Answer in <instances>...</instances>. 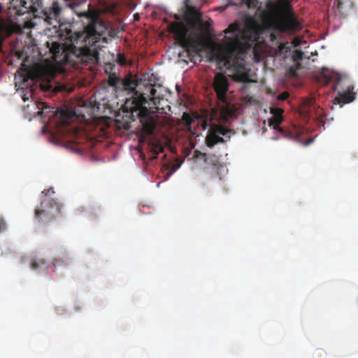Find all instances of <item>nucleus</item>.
Segmentation results:
<instances>
[{"label": "nucleus", "instance_id": "39448f33", "mask_svg": "<svg viewBox=\"0 0 358 358\" xmlns=\"http://www.w3.org/2000/svg\"><path fill=\"white\" fill-rule=\"evenodd\" d=\"M54 193L52 188H50L45 193V198L41 202L40 206L35 210V217L43 224H48L53 220L60 213L61 205L53 198H47L48 192Z\"/></svg>", "mask_w": 358, "mask_h": 358}, {"label": "nucleus", "instance_id": "c756f323", "mask_svg": "<svg viewBox=\"0 0 358 358\" xmlns=\"http://www.w3.org/2000/svg\"><path fill=\"white\" fill-rule=\"evenodd\" d=\"M336 8V11L341 13V10L342 8V1L341 0H334V8Z\"/></svg>", "mask_w": 358, "mask_h": 358}, {"label": "nucleus", "instance_id": "4468645a", "mask_svg": "<svg viewBox=\"0 0 358 358\" xmlns=\"http://www.w3.org/2000/svg\"><path fill=\"white\" fill-rule=\"evenodd\" d=\"M353 86H349L347 91L338 92L340 98L343 103H350L355 99V94L353 92Z\"/></svg>", "mask_w": 358, "mask_h": 358}, {"label": "nucleus", "instance_id": "f3484780", "mask_svg": "<svg viewBox=\"0 0 358 358\" xmlns=\"http://www.w3.org/2000/svg\"><path fill=\"white\" fill-rule=\"evenodd\" d=\"M282 121V118L272 117L269 120V125L272 126L274 129L279 131L282 134L284 133V130L282 128L280 127V124Z\"/></svg>", "mask_w": 358, "mask_h": 358}, {"label": "nucleus", "instance_id": "473e14b6", "mask_svg": "<svg viewBox=\"0 0 358 358\" xmlns=\"http://www.w3.org/2000/svg\"><path fill=\"white\" fill-rule=\"evenodd\" d=\"M173 17L177 20L176 22H181L180 20L182 19V15L174 14Z\"/></svg>", "mask_w": 358, "mask_h": 358}, {"label": "nucleus", "instance_id": "7c9ffc66", "mask_svg": "<svg viewBox=\"0 0 358 358\" xmlns=\"http://www.w3.org/2000/svg\"><path fill=\"white\" fill-rule=\"evenodd\" d=\"M65 1L67 2L68 6L71 8H74L75 7H77L79 5L78 0H65Z\"/></svg>", "mask_w": 358, "mask_h": 358}, {"label": "nucleus", "instance_id": "a211bd4d", "mask_svg": "<svg viewBox=\"0 0 358 358\" xmlns=\"http://www.w3.org/2000/svg\"><path fill=\"white\" fill-rule=\"evenodd\" d=\"M31 268L33 270L47 268V263L43 259H33L31 263Z\"/></svg>", "mask_w": 358, "mask_h": 358}, {"label": "nucleus", "instance_id": "5701e85b", "mask_svg": "<svg viewBox=\"0 0 358 358\" xmlns=\"http://www.w3.org/2000/svg\"><path fill=\"white\" fill-rule=\"evenodd\" d=\"M321 75L324 77L326 83H329L333 79L331 73L326 69H322Z\"/></svg>", "mask_w": 358, "mask_h": 358}, {"label": "nucleus", "instance_id": "423d86ee", "mask_svg": "<svg viewBox=\"0 0 358 358\" xmlns=\"http://www.w3.org/2000/svg\"><path fill=\"white\" fill-rule=\"evenodd\" d=\"M64 10V8L57 1H54L50 6L45 8L32 7L34 17L43 19L48 24L52 25L54 28L59 27L62 23Z\"/></svg>", "mask_w": 358, "mask_h": 358}, {"label": "nucleus", "instance_id": "9d476101", "mask_svg": "<svg viewBox=\"0 0 358 358\" xmlns=\"http://www.w3.org/2000/svg\"><path fill=\"white\" fill-rule=\"evenodd\" d=\"M108 85L119 90H130L134 87L135 84L130 78L121 80L115 74L108 76Z\"/></svg>", "mask_w": 358, "mask_h": 358}, {"label": "nucleus", "instance_id": "ea45409f", "mask_svg": "<svg viewBox=\"0 0 358 358\" xmlns=\"http://www.w3.org/2000/svg\"><path fill=\"white\" fill-rule=\"evenodd\" d=\"M206 123H205L204 125H203V129H206Z\"/></svg>", "mask_w": 358, "mask_h": 358}, {"label": "nucleus", "instance_id": "9b49d317", "mask_svg": "<svg viewBox=\"0 0 358 358\" xmlns=\"http://www.w3.org/2000/svg\"><path fill=\"white\" fill-rule=\"evenodd\" d=\"M10 8H13L18 15H22L30 11L32 12V7H36L34 5L31 6L29 2L25 0H10Z\"/></svg>", "mask_w": 358, "mask_h": 358}, {"label": "nucleus", "instance_id": "aec40b11", "mask_svg": "<svg viewBox=\"0 0 358 358\" xmlns=\"http://www.w3.org/2000/svg\"><path fill=\"white\" fill-rule=\"evenodd\" d=\"M236 79L242 83H251L252 80L249 78V75L246 72H239L235 74Z\"/></svg>", "mask_w": 358, "mask_h": 358}, {"label": "nucleus", "instance_id": "412c9836", "mask_svg": "<svg viewBox=\"0 0 358 358\" xmlns=\"http://www.w3.org/2000/svg\"><path fill=\"white\" fill-rule=\"evenodd\" d=\"M71 258L69 257H65L64 258L56 259L53 262V265L55 267L61 266H68L71 263Z\"/></svg>", "mask_w": 358, "mask_h": 358}, {"label": "nucleus", "instance_id": "f8f14e48", "mask_svg": "<svg viewBox=\"0 0 358 358\" xmlns=\"http://www.w3.org/2000/svg\"><path fill=\"white\" fill-rule=\"evenodd\" d=\"M37 108L38 109L37 115L43 117L44 120L45 119L50 120V119L53 118L55 115H57V112L54 110V108L48 106L46 103H38Z\"/></svg>", "mask_w": 358, "mask_h": 358}, {"label": "nucleus", "instance_id": "6ab92c4d", "mask_svg": "<svg viewBox=\"0 0 358 358\" xmlns=\"http://www.w3.org/2000/svg\"><path fill=\"white\" fill-rule=\"evenodd\" d=\"M303 58V52L301 50H295L293 55L292 59L296 66H298V68H301V60Z\"/></svg>", "mask_w": 358, "mask_h": 358}, {"label": "nucleus", "instance_id": "f257e3e1", "mask_svg": "<svg viewBox=\"0 0 358 358\" xmlns=\"http://www.w3.org/2000/svg\"><path fill=\"white\" fill-rule=\"evenodd\" d=\"M266 8L268 11L261 15L262 23L251 17L247 20L243 30L235 24L224 30L225 34L231 33L232 36L227 38V41L219 47L218 59L227 69L243 68L246 52L256 44L265 31L293 34L302 29L287 0L269 1Z\"/></svg>", "mask_w": 358, "mask_h": 358}, {"label": "nucleus", "instance_id": "f03ea898", "mask_svg": "<svg viewBox=\"0 0 358 358\" xmlns=\"http://www.w3.org/2000/svg\"><path fill=\"white\" fill-rule=\"evenodd\" d=\"M113 34L114 31L103 22L92 20L83 31L71 33L64 43L46 44L55 63L78 67L80 64L97 62L99 50L111 41Z\"/></svg>", "mask_w": 358, "mask_h": 358}, {"label": "nucleus", "instance_id": "58836bf2", "mask_svg": "<svg viewBox=\"0 0 358 358\" xmlns=\"http://www.w3.org/2000/svg\"><path fill=\"white\" fill-rule=\"evenodd\" d=\"M159 149H160V151H162L163 150V148L161 145H159Z\"/></svg>", "mask_w": 358, "mask_h": 358}, {"label": "nucleus", "instance_id": "e433bc0d", "mask_svg": "<svg viewBox=\"0 0 358 358\" xmlns=\"http://www.w3.org/2000/svg\"><path fill=\"white\" fill-rule=\"evenodd\" d=\"M133 82L135 84V85H134V87L131 90H133L136 86H138V85H136L134 81H133ZM138 86H141V84H138Z\"/></svg>", "mask_w": 358, "mask_h": 358}, {"label": "nucleus", "instance_id": "dca6fc26", "mask_svg": "<svg viewBox=\"0 0 358 358\" xmlns=\"http://www.w3.org/2000/svg\"><path fill=\"white\" fill-rule=\"evenodd\" d=\"M59 115L60 116V121L59 124H60L62 126L66 125L69 123V119L71 117L73 116V113L69 111V110H62L59 111Z\"/></svg>", "mask_w": 358, "mask_h": 358}, {"label": "nucleus", "instance_id": "a878e982", "mask_svg": "<svg viewBox=\"0 0 358 358\" xmlns=\"http://www.w3.org/2000/svg\"><path fill=\"white\" fill-rule=\"evenodd\" d=\"M194 157L196 158H201L203 159L206 163L208 162V156L206 153H202L199 151H195L194 152Z\"/></svg>", "mask_w": 358, "mask_h": 358}, {"label": "nucleus", "instance_id": "f704fd0d", "mask_svg": "<svg viewBox=\"0 0 358 358\" xmlns=\"http://www.w3.org/2000/svg\"><path fill=\"white\" fill-rule=\"evenodd\" d=\"M270 39L271 41H275L277 39V35L275 33L270 34Z\"/></svg>", "mask_w": 358, "mask_h": 358}, {"label": "nucleus", "instance_id": "4c0bfd02", "mask_svg": "<svg viewBox=\"0 0 358 358\" xmlns=\"http://www.w3.org/2000/svg\"><path fill=\"white\" fill-rule=\"evenodd\" d=\"M22 99H23V100H24V101H25L27 99H28L27 98H26V97H25V96H22Z\"/></svg>", "mask_w": 358, "mask_h": 358}, {"label": "nucleus", "instance_id": "6e6552de", "mask_svg": "<svg viewBox=\"0 0 358 358\" xmlns=\"http://www.w3.org/2000/svg\"><path fill=\"white\" fill-rule=\"evenodd\" d=\"M235 131L232 129H227L221 124H210L205 139L206 145L208 148L214 147L217 143H224L227 141L220 135L225 136L229 140Z\"/></svg>", "mask_w": 358, "mask_h": 358}, {"label": "nucleus", "instance_id": "2f4dec72", "mask_svg": "<svg viewBox=\"0 0 358 358\" xmlns=\"http://www.w3.org/2000/svg\"><path fill=\"white\" fill-rule=\"evenodd\" d=\"M288 96H289L288 92H285L281 93L278 96V99L284 101V100H286L288 98Z\"/></svg>", "mask_w": 358, "mask_h": 358}, {"label": "nucleus", "instance_id": "cd10ccee", "mask_svg": "<svg viewBox=\"0 0 358 358\" xmlns=\"http://www.w3.org/2000/svg\"><path fill=\"white\" fill-rule=\"evenodd\" d=\"M300 69L301 68H298V66H296L295 64L294 66H291L289 68V74L292 77H295L297 75V71Z\"/></svg>", "mask_w": 358, "mask_h": 358}, {"label": "nucleus", "instance_id": "2eb2a0df", "mask_svg": "<svg viewBox=\"0 0 358 358\" xmlns=\"http://www.w3.org/2000/svg\"><path fill=\"white\" fill-rule=\"evenodd\" d=\"M11 31L8 26L5 23V22L0 18V49L2 45L3 37L8 36L10 34Z\"/></svg>", "mask_w": 358, "mask_h": 358}, {"label": "nucleus", "instance_id": "72a5a7b5", "mask_svg": "<svg viewBox=\"0 0 358 358\" xmlns=\"http://www.w3.org/2000/svg\"><path fill=\"white\" fill-rule=\"evenodd\" d=\"M278 48H279V51L280 52H282L284 49L287 48L286 43H280Z\"/></svg>", "mask_w": 358, "mask_h": 358}, {"label": "nucleus", "instance_id": "c9c22d12", "mask_svg": "<svg viewBox=\"0 0 358 358\" xmlns=\"http://www.w3.org/2000/svg\"><path fill=\"white\" fill-rule=\"evenodd\" d=\"M324 354V352L322 350H317L315 353V355L318 357H322V355Z\"/></svg>", "mask_w": 358, "mask_h": 358}, {"label": "nucleus", "instance_id": "ddd939ff", "mask_svg": "<svg viewBox=\"0 0 358 358\" xmlns=\"http://www.w3.org/2000/svg\"><path fill=\"white\" fill-rule=\"evenodd\" d=\"M141 121L143 125V132L147 136L152 135L156 127L155 120L152 117H148L145 119L144 122L143 120Z\"/></svg>", "mask_w": 358, "mask_h": 358}, {"label": "nucleus", "instance_id": "20e7f679", "mask_svg": "<svg viewBox=\"0 0 358 358\" xmlns=\"http://www.w3.org/2000/svg\"><path fill=\"white\" fill-rule=\"evenodd\" d=\"M169 31L174 34L177 43L184 49L178 54V57L187 63L186 58L192 59L191 49L196 45V38L192 29L187 27L184 22H171L169 25Z\"/></svg>", "mask_w": 358, "mask_h": 358}, {"label": "nucleus", "instance_id": "393cba45", "mask_svg": "<svg viewBox=\"0 0 358 358\" xmlns=\"http://www.w3.org/2000/svg\"><path fill=\"white\" fill-rule=\"evenodd\" d=\"M117 62L122 66L126 65L127 63V59L124 54L119 53L117 55Z\"/></svg>", "mask_w": 358, "mask_h": 358}, {"label": "nucleus", "instance_id": "c85d7f7f", "mask_svg": "<svg viewBox=\"0 0 358 358\" xmlns=\"http://www.w3.org/2000/svg\"><path fill=\"white\" fill-rule=\"evenodd\" d=\"M7 229V224L3 218H0V234L6 231Z\"/></svg>", "mask_w": 358, "mask_h": 358}, {"label": "nucleus", "instance_id": "0eeeda50", "mask_svg": "<svg viewBox=\"0 0 358 358\" xmlns=\"http://www.w3.org/2000/svg\"><path fill=\"white\" fill-rule=\"evenodd\" d=\"M213 89L216 93L217 97L219 101L226 105L224 108H222V113L229 117L233 115V110L229 108V105L227 100V92L229 90V83L227 78L222 73H217L215 74L213 84Z\"/></svg>", "mask_w": 358, "mask_h": 358}, {"label": "nucleus", "instance_id": "1a4fd4ad", "mask_svg": "<svg viewBox=\"0 0 358 358\" xmlns=\"http://www.w3.org/2000/svg\"><path fill=\"white\" fill-rule=\"evenodd\" d=\"M186 9L182 13V19L194 29L201 23V14L196 7L189 5V0H185Z\"/></svg>", "mask_w": 358, "mask_h": 358}, {"label": "nucleus", "instance_id": "b1692460", "mask_svg": "<svg viewBox=\"0 0 358 358\" xmlns=\"http://www.w3.org/2000/svg\"><path fill=\"white\" fill-rule=\"evenodd\" d=\"M182 119L185 122V126L189 130H191V124L194 122V120L187 113H184Z\"/></svg>", "mask_w": 358, "mask_h": 358}, {"label": "nucleus", "instance_id": "7ed1b4c3", "mask_svg": "<svg viewBox=\"0 0 358 358\" xmlns=\"http://www.w3.org/2000/svg\"><path fill=\"white\" fill-rule=\"evenodd\" d=\"M145 87V92L139 93L136 91L131 99H127L124 106L126 111L130 112L133 115L136 113V115L143 118H145L148 113V109L145 106L148 103V99L155 103L157 99L160 97L155 89V85L149 83Z\"/></svg>", "mask_w": 358, "mask_h": 358}, {"label": "nucleus", "instance_id": "4be33fe9", "mask_svg": "<svg viewBox=\"0 0 358 358\" xmlns=\"http://www.w3.org/2000/svg\"><path fill=\"white\" fill-rule=\"evenodd\" d=\"M239 3L241 6H246L248 8H255L259 6L258 0H240Z\"/></svg>", "mask_w": 358, "mask_h": 358}, {"label": "nucleus", "instance_id": "bb28decb", "mask_svg": "<svg viewBox=\"0 0 358 358\" xmlns=\"http://www.w3.org/2000/svg\"><path fill=\"white\" fill-rule=\"evenodd\" d=\"M271 112L273 115V117H279L280 118H282V113L283 110L281 108H273V109H271Z\"/></svg>", "mask_w": 358, "mask_h": 358}]
</instances>
